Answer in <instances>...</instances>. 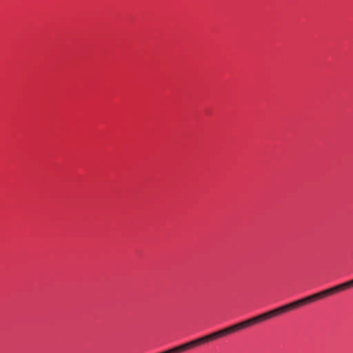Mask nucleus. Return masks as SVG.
<instances>
[{
	"label": "nucleus",
	"instance_id": "nucleus-2",
	"mask_svg": "<svg viewBox=\"0 0 353 353\" xmlns=\"http://www.w3.org/2000/svg\"><path fill=\"white\" fill-rule=\"evenodd\" d=\"M351 287L353 279L216 331V339Z\"/></svg>",
	"mask_w": 353,
	"mask_h": 353
},
{
	"label": "nucleus",
	"instance_id": "nucleus-1",
	"mask_svg": "<svg viewBox=\"0 0 353 353\" xmlns=\"http://www.w3.org/2000/svg\"><path fill=\"white\" fill-rule=\"evenodd\" d=\"M351 287H353V279L345 283H343L342 284L323 290L318 293L314 294L312 295L306 296L303 299L290 303L288 304L277 307L272 310L268 311L267 312L263 313L260 315L247 319L242 322L238 323L223 330L216 331V339L226 336L228 334H232L233 332L239 331L241 330L245 329L259 322L266 321L268 319L283 314L290 310L301 307L305 304L315 301L319 299H322L323 297L332 295L334 293L339 292L340 291L344 290Z\"/></svg>",
	"mask_w": 353,
	"mask_h": 353
}]
</instances>
